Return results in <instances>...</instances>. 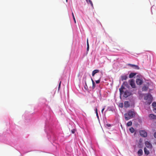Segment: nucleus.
<instances>
[{"label": "nucleus", "instance_id": "1", "mask_svg": "<svg viewBox=\"0 0 156 156\" xmlns=\"http://www.w3.org/2000/svg\"><path fill=\"white\" fill-rule=\"evenodd\" d=\"M135 115V113L133 111L130 110L127 113L124 114L125 118L126 120H128L133 118Z\"/></svg>", "mask_w": 156, "mask_h": 156}, {"label": "nucleus", "instance_id": "12", "mask_svg": "<svg viewBox=\"0 0 156 156\" xmlns=\"http://www.w3.org/2000/svg\"><path fill=\"white\" fill-rule=\"evenodd\" d=\"M144 153L146 155H148L149 154V151L147 149V148L146 147H145L144 148Z\"/></svg>", "mask_w": 156, "mask_h": 156}, {"label": "nucleus", "instance_id": "7", "mask_svg": "<svg viewBox=\"0 0 156 156\" xmlns=\"http://www.w3.org/2000/svg\"><path fill=\"white\" fill-rule=\"evenodd\" d=\"M145 144L147 147L149 149H151L152 148V145L151 143L148 141H146Z\"/></svg>", "mask_w": 156, "mask_h": 156}, {"label": "nucleus", "instance_id": "25", "mask_svg": "<svg viewBox=\"0 0 156 156\" xmlns=\"http://www.w3.org/2000/svg\"><path fill=\"white\" fill-rule=\"evenodd\" d=\"M72 16H73V20L75 22V23H76V20H75V18L74 17V14H73V12H72Z\"/></svg>", "mask_w": 156, "mask_h": 156}, {"label": "nucleus", "instance_id": "29", "mask_svg": "<svg viewBox=\"0 0 156 156\" xmlns=\"http://www.w3.org/2000/svg\"><path fill=\"white\" fill-rule=\"evenodd\" d=\"M96 112L97 116L98 117V112H97V108L96 109Z\"/></svg>", "mask_w": 156, "mask_h": 156}, {"label": "nucleus", "instance_id": "23", "mask_svg": "<svg viewBox=\"0 0 156 156\" xmlns=\"http://www.w3.org/2000/svg\"><path fill=\"white\" fill-rule=\"evenodd\" d=\"M89 2L90 4L92 6H93V3H92V1H91V0H88V2Z\"/></svg>", "mask_w": 156, "mask_h": 156}, {"label": "nucleus", "instance_id": "13", "mask_svg": "<svg viewBox=\"0 0 156 156\" xmlns=\"http://www.w3.org/2000/svg\"><path fill=\"white\" fill-rule=\"evenodd\" d=\"M143 151L141 149H140L137 152L138 155L139 156H141L143 154Z\"/></svg>", "mask_w": 156, "mask_h": 156}, {"label": "nucleus", "instance_id": "11", "mask_svg": "<svg viewBox=\"0 0 156 156\" xmlns=\"http://www.w3.org/2000/svg\"><path fill=\"white\" fill-rule=\"evenodd\" d=\"M124 107L126 108H127L130 106V104L129 102L128 101H125L124 102Z\"/></svg>", "mask_w": 156, "mask_h": 156}, {"label": "nucleus", "instance_id": "30", "mask_svg": "<svg viewBox=\"0 0 156 156\" xmlns=\"http://www.w3.org/2000/svg\"><path fill=\"white\" fill-rule=\"evenodd\" d=\"M154 137L156 138V132H155L154 133Z\"/></svg>", "mask_w": 156, "mask_h": 156}, {"label": "nucleus", "instance_id": "33", "mask_svg": "<svg viewBox=\"0 0 156 156\" xmlns=\"http://www.w3.org/2000/svg\"><path fill=\"white\" fill-rule=\"evenodd\" d=\"M86 1H87V2H88V0H86Z\"/></svg>", "mask_w": 156, "mask_h": 156}, {"label": "nucleus", "instance_id": "18", "mask_svg": "<svg viewBox=\"0 0 156 156\" xmlns=\"http://www.w3.org/2000/svg\"><path fill=\"white\" fill-rule=\"evenodd\" d=\"M127 77L126 75L122 76H121V80L122 81H123L124 80H126L127 79Z\"/></svg>", "mask_w": 156, "mask_h": 156}, {"label": "nucleus", "instance_id": "36", "mask_svg": "<svg viewBox=\"0 0 156 156\" xmlns=\"http://www.w3.org/2000/svg\"><path fill=\"white\" fill-rule=\"evenodd\" d=\"M86 85H87V83H86Z\"/></svg>", "mask_w": 156, "mask_h": 156}, {"label": "nucleus", "instance_id": "4", "mask_svg": "<svg viewBox=\"0 0 156 156\" xmlns=\"http://www.w3.org/2000/svg\"><path fill=\"white\" fill-rule=\"evenodd\" d=\"M129 83L130 85L132 88H135L136 87V85L133 79H132L130 80H129Z\"/></svg>", "mask_w": 156, "mask_h": 156}, {"label": "nucleus", "instance_id": "10", "mask_svg": "<svg viewBox=\"0 0 156 156\" xmlns=\"http://www.w3.org/2000/svg\"><path fill=\"white\" fill-rule=\"evenodd\" d=\"M123 85L122 84V86L121 87V88L119 89V92L120 93V94H121L123 93L124 92L123 90L125 89V87L124 86H123Z\"/></svg>", "mask_w": 156, "mask_h": 156}, {"label": "nucleus", "instance_id": "5", "mask_svg": "<svg viewBox=\"0 0 156 156\" xmlns=\"http://www.w3.org/2000/svg\"><path fill=\"white\" fill-rule=\"evenodd\" d=\"M131 95V93L128 90H126L124 93L123 96L124 97L127 98Z\"/></svg>", "mask_w": 156, "mask_h": 156}, {"label": "nucleus", "instance_id": "14", "mask_svg": "<svg viewBox=\"0 0 156 156\" xmlns=\"http://www.w3.org/2000/svg\"><path fill=\"white\" fill-rule=\"evenodd\" d=\"M99 70L98 69H95L94 70L92 73V76H94L95 74L97 73H98L99 72Z\"/></svg>", "mask_w": 156, "mask_h": 156}, {"label": "nucleus", "instance_id": "15", "mask_svg": "<svg viewBox=\"0 0 156 156\" xmlns=\"http://www.w3.org/2000/svg\"><path fill=\"white\" fill-rule=\"evenodd\" d=\"M122 84L128 88H129L130 87L128 83L127 82L125 81Z\"/></svg>", "mask_w": 156, "mask_h": 156}, {"label": "nucleus", "instance_id": "27", "mask_svg": "<svg viewBox=\"0 0 156 156\" xmlns=\"http://www.w3.org/2000/svg\"><path fill=\"white\" fill-rule=\"evenodd\" d=\"M61 81H60V83H59V84L58 87V90H59V89H60V86H61Z\"/></svg>", "mask_w": 156, "mask_h": 156}, {"label": "nucleus", "instance_id": "21", "mask_svg": "<svg viewBox=\"0 0 156 156\" xmlns=\"http://www.w3.org/2000/svg\"><path fill=\"white\" fill-rule=\"evenodd\" d=\"M129 131L131 133H133L134 132L135 130L133 127H132L129 129Z\"/></svg>", "mask_w": 156, "mask_h": 156}, {"label": "nucleus", "instance_id": "3", "mask_svg": "<svg viewBox=\"0 0 156 156\" xmlns=\"http://www.w3.org/2000/svg\"><path fill=\"white\" fill-rule=\"evenodd\" d=\"M140 135L142 137H146L147 136V132L145 130H141L139 132Z\"/></svg>", "mask_w": 156, "mask_h": 156}, {"label": "nucleus", "instance_id": "35", "mask_svg": "<svg viewBox=\"0 0 156 156\" xmlns=\"http://www.w3.org/2000/svg\"><path fill=\"white\" fill-rule=\"evenodd\" d=\"M84 88H85V89H86V87H85Z\"/></svg>", "mask_w": 156, "mask_h": 156}, {"label": "nucleus", "instance_id": "16", "mask_svg": "<svg viewBox=\"0 0 156 156\" xmlns=\"http://www.w3.org/2000/svg\"><path fill=\"white\" fill-rule=\"evenodd\" d=\"M136 74L135 73H130L129 76V78H132Z\"/></svg>", "mask_w": 156, "mask_h": 156}, {"label": "nucleus", "instance_id": "19", "mask_svg": "<svg viewBox=\"0 0 156 156\" xmlns=\"http://www.w3.org/2000/svg\"><path fill=\"white\" fill-rule=\"evenodd\" d=\"M132 122L131 121H129L126 124V126H132Z\"/></svg>", "mask_w": 156, "mask_h": 156}, {"label": "nucleus", "instance_id": "9", "mask_svg": "<svg viewBox=\"0 0 156 156\" xmlns=\"http://www.w3.org/2000/svg\"><path fill=\"white\" fill-rule=\"evenodd\" d=\"M149 117L151 119H156V115L153 114H150L149 115Z\"/></svg>", "mask_w": 156, "mask_h": 156}, {"label": "nucleus", "instance_id": "8", "mask_svg": "<svg viewBox=\"0 0 156 156\" xmlns=\"http://www.w3.org/2000/svg\"><path fill=\"white\" fill-rule=\"evenodd\" d=\"M136 82L137 85H140L142 84L143 81L142 79L138 78L136 79Z\"/></svg>", "mask_w": 156, "mask_h": 156}, {"label": "nucleus", "instance_id": "34", "mask_svg": "<svg viewBox=\"0 0 156 156\" xmlns=\"http://www.w3.org/2000/svg\"><path fill=\"white\" fill-rule=\"evenodd\" d=\"M66 2H67V0H66Z\"/></svg>", "mask_w": 156, "mask_h": 156}, {"label": "nucleus", "instance_id": "2", "mask_svg": "<svg viewBox=\"0 0 156 156\" xmlns=\"http://www.w3.org/2000/svg\"><path fill=\"white\" fill-rule=\"evenodd\" d=\"M144 99L147 100L145 102L146 105H150L152 101L151 95L149 94H147L145 96Z\"/></svg>", "mask_w": 156, "mask_h": 156}, {"label": "nucleus", "instance_id": "28", "mask_svg": "<svg viewBox=\"0 0 156 156\" xmlns=\"http://www.w3.org/2000/svg\"><path fill=\"white\" fill-rule=\"evenodd\" d=\"M71 132L73 133H74L75 132V130L74 129H73L71 130Z\"/></svg>", "mask_w": 156, "mask_h": 156}, {"label": "nucleus", "instance_id": "32", "mask_svg": "<svg viewBox=\"0 0 156 156\" xmlns=\"http://www.w3.org/2000/svg\"><path fill=\"white\" fill-rule=\"evenodd\" d=\"M105 108H103L101 110V112L102 113H103V112L104 111V110Z\"/></svg>", "mask_w": 156, "mask_h": 156}, {"label": "nucleus", "instance_id": "31", "mask_svg": "<svg viewBox=\"0 0 156 156\" xmlns=\"http://www.w3.org/2000/svg\"><path fill=\"white\" fill-rule=\"evenodd\" d=\"M106 125L108 127H110L111 126V125L110 124H107Z\"/></svg>", "mask_w": 156, "mask_h": 156}, {"label": "nucleus", "instance_id": "22", "mask_svg": "<svg viewBox=\"0 0 156 156\" xmlns=\"http://www.w3.org/2000/svg\"><path fill=\"white\" fill-rule=\"evenodd\" d=\"M152 105L154 107H156V102H154L152 104Z\"/></svg>", "mask_w": 156, "mask_h": 156}, {"label": "nucleus", "instance_id": "17", "mask_svg": "<svg viewBox=\"0 0 156 156\" xmlns=\"http://www.w3.org/2000/svg\"><path fill=\"white\" fill-rule=\"evenodd\" d=\"M91 80L92 82V88L93 89H94L95 87V83L94 81V80L92 79L91 78Z\"/></svg>", "mask_w": 156, "mask_h": 156}, {"label": "nucleus", "instance_id": "24", "mask_svg": "<svg viewBox=\"0 0 156 156\" xmlns=\"http://www.w3.org/2000/svg\"><path fill=\"white\" fill-rule=\"evenodd\" d=\"M119 106L121 108H122L123 107V103H120L119 104Z\"/></svg>", "mask_w": 156, "mask_h": 156}, {"label": "nucleus", "instance_id": "20", "mask_svg": "<svg viewBox=\"0 0 156 156\" xmlns=\"http://www.w3.org/2000/svg\"><path fill=\"white\" fill-rule=\"evenodd\" d=\"M89 44L88 41V39H87V51H88L89 50Z\"/></svg>", "mask_w": 156, "mask_h": 156}, {"label": "nucleus", "instance_id": "26", "mask_svg": "<svg viewBox=\"0 0 156 156\" xmlns=\"http://www.w3.org/2000/svg\"><path fill=\"white\" fill-rule=\"evenodd\" d=\"M96 83H100V78L98 80L95 81Z\"/></svg>", "mask_w": 156, "mask_h": 156}, {"label": "nucleus", "instance_id": "6", "mask_svg": "<svg viewBox=\"0 0 156 156\" xmlns=\"http://www.w3.org/2000/svg\"><path fill=\"white\" fill-rule=\"evenodd\" d=\"M128 65L132 67L134 69H140L139 67L135 65L132 64H128Z\"/></svg>", "mask_w": 156, "mask_h": 156}]
</instances>
